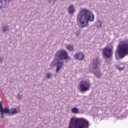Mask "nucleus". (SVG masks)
<instances>
[{"label": "nucleus", "instance_id": "1", "mask_svg": "<svg viewBox=\"0 0 128 128\" xmlns=\"http://www.w3.org/2000/svg\"><path fill=\"white\" fill-rule=\"evenodd\" d=\"M94 20V14L86 8H80L77 15V26L79 28H84L90 26V22Z\"/></svg>", "mask_w": 128, "mask_h": 128}, {"label": "nucleus", "instance_id": "2", "mask_svg": "<svg viewBox=\"0 0 128 128\" xmlns=\"http://www.w3.org/2000/svg\"><path fill=\"white\" fill-rule=\"evenodd\" d=\"M70 56L68 52L64 49H60L55 53L54 59L51 62L50 66L54 68L56 66V72H60V70L64 66V62L60 60H66Z\"/></svg>", "mask_w": 128, "mask_h": 128}, {"label": "nucleus", "instance_id": "3", "mask_svg": "<svg viewBox=\"0 0 128 128\" xmlns=\"http://www.w3.org/2000/svg\"><path fill=\"white\" fill-rule=\"evenodd\" d=\"M90 122L84 118H71L68 128H88Z\"/></svg>", "mask_w": 128, "mask_h": 128}, {"label": "nucleus", "instance_id": "4", "mask_svg": "<svg viewBox=\"0 0 128 128\" xmlns=\"http://www.w3.org/2000/svg\"><path fill=\"white\" fill-rule=\"evenodd\" d=\"M0 112L1 114V118H4V114H10V116H14V114H16L20 112V111L16 110V108H13L11 110H10L6 107L4 108V107L2 106L0 109Z\"/></svg>", "mask_w": 128, "mask_h": 128}, {"label": "nucleus", "instance_id": "5", "mask_svg": "<svg viewBox=\"0 0 128 128\" xmlns=\"http://www.w3.org/2000/svg\"><path fill=\"white\" fill-rule=\"evenodd\" d=\"M90 86H92V84L90 80H82L79 84V90L80 92H88V90H90Z\"/></svg>", "mask_w": 128, "mask_h": 128}, {"label": "nucleus", "instance_id": "6", "mask_svg": "<svg viewBox=\"0 0 128 128\" xmlns=\"http://www.w3.org/2000/svg\"><path fill=\"white\" fill-rule=\"evenodd\" d=\"M102 56L105 58H110L112 56V48H104L102 51Z\"/></svg>", "mask_w": 128, "mask_h": 128}, {"label": "nucleus", "instance_id": "7", "mask_svg": "<svg viewBox=\"0 0 128 128\" xmlns=\"http://www.w3.org/2000/svg\"><path fill=\"white\" fill-rule=\"evenodd\" d=\"M98 66H100V60L98 58H94L92 62V70H96L98 68Z\"/></svg>", "mask_w": 128, "mask_h": 128}, {"label": "nucleus", "instance_id": "8", "mask_svg": "<svg viewBox=\"0 0 128 128\" xmlns=\"http://www.w3.org/2000/svg\"><path fill=\"white\" fill-rule=\"evenodd\" d=\"M11 2L12 0H0V10H2V8L8 6Z\"/></svg>", "mask_w": 128, "mask_h": 128}, {"label": "nucleus", "instance_id": "9", "mask_svg": "<svg viewBox=\"0 0 128 128\" xmlns=\"http://www.w3.org/2000/svg\"><path fill=\"white\" fill-rule=\"evenodd\" d=\"M84 58V54L82 52L76 53L74 55V58L78 60H82Z\"/></svg>", "mask_w": 128, "mask_h": 128}, {"label": "nucleus", "instance_id": "10", "mask_svg": "<svg viewBox=\"0 0 128 128\" xmlns=\"http://www.w3.org/2000/svg\"><path fill=\"white\" fill-rule=\"evenodd\" d=\"M68 13L70 14H74V12H76L74 5L72 4L70 5L69 7L68 8Z\"/></svg>", "mask_w": 128, "mask_h": 128}, {"label": "nucleus", "instance_id": "11", "mask_svg": "<svg viewBox=\"0 0 128 128\" xmlns=\"http://www.w3.org/2000/svg\"><path fill=\"white\" fill-rule=\"evenodd\" d=\"M66 48L68 50H70V52H72V50H74V45L68 44L66 47Z\"/></svg>", "mask_w": 128, "mask_h": 128}, {"label": "nucleus", "instance_id": "12", "mask_svg": "<svg viewBox=\"0 0 128 128\" xmlns=\"http://www.w3.org/2000/svg\"><path fill=\"white\" fill-rule=\"evenodd\" d=\"M2 30L3 32H6L10 30V27L8 26H4L2 27Z\"/></svg>", "mask_w": 128, "mask_h": 128}, {"label": "nucleus", "instance_id": "13", "mask_svg": "<svg viewBox=\"0 0 128 128\" xmlns=\"http://www.w3.org/2000/svg\"><path fill=\"white\" fill-rule=\"evenodd\" d=\"M102 23L101 22V21H98L96 23V26L98 28H102Z\"/></svg>", "mask_w": 128, "mask_h": 128}, {"label": "nucleus", "instance_id": "14", "mask_svg": "<svg viewBox=\"0 0 128 128\" xmlns=\"http://www.w3.org/2000/svg\"><path fill=\"white\" fill-rule=\"evenodd\" d=\"M71 112L73 114H78V108L74 107L72 108Z\"/></svg>", "mask_w": 128, "mask_h": 128}, {"label": "nucleus", "instance_id": "15", "mask_svg": "<svg viewBox=\"0 0 128 128\" xmlns=\"http://www.w3.org/2000/svg\"><path fill=\"white\" fill-rule=\"evenodd\" d=\"M94 76H96V78H100L102 76V73L100 72H94Z\"/></svg>", "mask_w": 128, "mask_h": 128}, {"label": "nucleus", "instance_id": "16", "mask_svg": "<svg viewBox=\"0 0 128 128\" xmlns=\"http://www.w3.org/2000/svg\"><path fill=\"white\" fill-rule=\"evenodd\" d=\"M52 76V73H47V78H48V80H50Z\"/></svg>", "mask_w": 128, "mask_h": 128}, {"label": "nucleus", "instance_id": "17", "mask_svg": "<svg viewBox=\"0 0 128 128\" xmlns=\"http://www.w3.org/2000/svg\"><path fill=\"white\" fill-rule=\"evenodd\" d=\"M16 98H17V100H22V96L20 94H18L17 96H16Z\"/></svg>", "mask_w": 128, "mask_h": 128}, {"label": "nucleus", "instance_id": "18", "mask_svg": "<svg viewBox=\"0 0 128 128\" xmlns=\"http://www.w3.org/2000/svg\"><path fill=\"white\" fill-rule=\"evenodd\" d=\"M80 30H79L77 32H76V38H78V36H80Z\"/></svg>", "mask_w": 128, "mask_h": 128}, {"label": "nucleus", "instance_id": "19", "mask_svg": "<svg viewBox=\"0 0 128 128\" xmlns=\"http://www.w3.org/2000/svg\"><path fill=\"white\" fill-rule=\"evenodd\" d=\"M56 0H48V2L50 4H52V2L53 4H54V2H56Z\"/></svg>", "mask_w": 128, "mask_h": 128}, {"label": "nucleus", "instance_id": "20", "mask_svg": "<svg viewBox=\"0 0 128 128\" xmlns=\"http://www.w3.org/2000/svg\"><path fill=\"white\" fill-rule=\"evenodd\" d=\"M118 70L120 71L124 70V67H119Z\"/></svg>", "mask_w": 128, "mask_h": 128}, {"label": "nucleus", "instance_id": "21", "mask_svg": "<svg viewBox=\"0 0 128 128\" xmlns=\"http://www.w3.org/2000/svg\"><path fill=\"white\" fill-rule=\"evenodd\" d=\"M2 102H0V109L2 108Z\"/></svg>", "mask_w": 128, "mask_h": 128}, {"label": "nucleus", "instance_id": "22", "mask_svg": "<svg viewBox=\"0 0 128 128\" xmlns=\"http://www.w3.org/2000/svg\"><path fill=\"white\" fill-rule=\"evenodd\" d=\"M0 62H2V58H0Z\"/></svg>", "mask_w": 128, "mask_h": 128}]
</instances>
